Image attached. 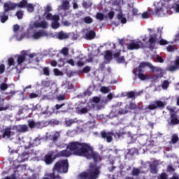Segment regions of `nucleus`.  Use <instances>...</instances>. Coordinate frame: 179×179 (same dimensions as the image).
I'll return each mask as SVG.
<instances>
[{
	"label": "nucleus",
	"mask_w": 179,
	"mask_h": 179,
	"mask_svg": "<svg viewBox=\"0 0 179 179\" xmlns=\"http://www.w3.org/2000/svg\"><path fill=\"white\" fill-rule=\"evenodd\" d=\"M66 149H69L70 152L76 156H82L86 157V159H93L94 162H97L100 159V155L93 152V149L89 144L72 141L66 145Z\"/></svg>",
	"instance_id": "nucleus-1"
},
{
	"label": "nucleus",
	"mask_w": 179,
	"mask_h": 179,
	"mask_svg": "<svg viewBox=\"0 0 179 179\" xmlns=\"http://www.w3.org/2000/svg\"><path fill=\"white\" fill-rule=\"evenodd\" d=\"M26 55H27V50H22L21 52V55H16L13 57H10L8 59V66H15V60H16L17 65L15 66V69H17L18 73H20L24 68H26L27 65L29 64H31L33 62L34 58H35V61L38 62V57L36 53H31L28 55V58H26Z\"/></svg>",
	"instance_id": "nucleus-2"
},
{
	"label": "nucleus",
	"mask_w": 179,
	"mask_h": 179,
	"mask_svg": "<svg viewBox=\"0 0 179 179\" xmlns=\"http://www.w3.org/2000/svg\"><path fill=\"white\" fill-rule=\"evenodd\" d=\"M174 9L176 13H179V1L178 0H160L157 3L156 8V15L157 16H167L171 15L170 9Z\"/></svg>",
	"instance_id": "nucleus-3"
},
{
	"label": "nucleus",
	"mask_w": 179,
	"mask_h": 179,
	"mask_svg": "<svg viewBox=\"0 0 179 179\" xmlns=\"http://www.w3.org/2000/svg\"><path fill=\"white\" fill-rule=\"evenodd\" d=\"M128 110H142L138 105L134 103H130L129 105L122 106V103L118 102L112 106V109L109 113L110 118H115L120 115L127 114Z\"/></svg>",
	"instance_id": "nucleus-4"
},
{
	"label": "nucleus",
	"mask_w": 179,
	"mask_h": 179,
	"mask_svg": "<svg viewBox=\"0 0 179 179\" xmlns=\"http://www.w3.org/2000/svg\"><path fill=\"white\" fill-rule=\"evenodd\" d=\"M100 176V167L90 164L86 171L80 173L77 179H97Z\"/></svg>",
	"instance_id": "nucleus-5"
},
{
	"label": "nucleus",
	"mask_w": 179,
	"mask_h": 179,
	"mask_svg": "<svg viewBox=\"0 0 179 179\" xmlns=\"http://www.w3.org/2000/svg\"><path fill=\"white\" fill-rule=\"evenodd\" d=\"M148 31H150L149 37L144 36L143 41L145 43V47H148L149 48H155L156 40H157V38L156 37V31L152 29H148Z\"/></svg>",
	"instance_id": "nucleus-6"
},
{
	"label": "nucleus",
	"mask_w": 179,
	"mask_h": 179,
	"mask_svg": "<svg viewBox=\"0 0 179 179\" xmlns=\"http://www.w3.org/2000/svg\"><path fill=\"white\" fill-rule=\"evenodd\" d=\"M69 164L68 159L61 160L57 162L53 168V171H57V173H68V169Z\"/></svg>",
	"instance_id": "nucleus-7"
},
{
	"label": "nucleus",
	"mask_w": 179,
	"mask_h": 179,
	"mask_svg": "<svg viewBox=\"0 0 179 179\" xmlns=\"http://www.w3.org/2000/svg\"><path fill=\"white\" fill-rule=\"evenodd\" d=\"M27 3L26 1H22L19 3H15L11 2H6L3 5L4 12H8V10H13L16 9V8H24L26 6Z\"/></svg>",
	"instance_id": "nucleus-8"
},
{
	"label": "nucleus",
	"mask_w": 179,
	"mask_h": 179,
	"mask_svg": "<svg viewBox=\"0 0 179 179\" xmlns=\"http://www.w3.org/2000/svg\"><path fill=\"white\" fill-rule=\"evenodd\" d=\"M44 16L47 19V20H52V23L51 24L52 29H58L59 27V15H52V14L50 13H45Z\"/></svg>",
	"instance_id": "nucleus-9"
},
{
	"label": "nucleus",
	"mask_w": 179,
	"mask_h": 179,
	"mask_svg": "<svg viewBox=\"0 0 179 179\" xmlns=\"http://www.w3.org/2000/svg\"><path fill=\"white\" fill-rule=\"evenodd\" d=\"M101 136L103 138V139H106V142L110 143V142H113V136H115V138H120L121 134L114 133L113 131H102L101 133Z\"/></svg>",
	"instance_id": "nucleus-10"
},
{
	"label": "nucleus",
	"mask_w": 179,
	"mask_h": 179,
	"mask_svg": "<svg viewBox=\"0 0 179 179\" xmlns=\"http://www.w3.org/2000/svg\"><path fill=\"white\" fill-rule=\"evenodd\" d=\"M166 108L168 111H169L171 118V122H169V124L170 125H177V124H179L178 117L177 116V114H176V109L171 107H167Z\"/></svg>",
	"instance_id": "nucleus-11"
},
{
	"label": "nucleus",
	"mask_w": 179,
	"mask_h": 179,
	"mask_svg": "<svg viewBox=\"0 0 179 179\" xmlns=\"http://www.w3.org/2000/svg\"><path fill=\"white\" fill-rule=\"evenodd\" d=\"M143 47H145V44L140 40H134L127 45V50H139V48H143Z\"/></svg>",
	"instance_id": "nucleus-12"
},
{
	"label": "nucleus",
	"mask_w": 179,
	"mask_h": 179,
	"mask_svg": "<svg viewBox=\"0 0 179 179\" xmlns=\"http://www.w3.org/2000/svg\"><path fill=\"white\" fill-rule=\"evenodd\" d=\"M166 102L162 101H155L145 108V110H156V108H163L166 106Z\"/></svg>",
	"instance_id": "nucleus-13"
},
{
	"label": "nucleus",
	"mask_w": 179,
	"mask_h": 179,
	"mask_svg": "<svg viewBox=\"0 0 179 179\" xmlns=\"http://www.w3.org/2000/svg\"><path fill=\"white\" fill-rule=\"evenodd\" d=\"M16 132V128L15 126L7 127L4 129L3 138H12Z\"/></svg>",
	"instance_id": "nucleus-14"
},
{
	"label": "nucleus",
	"mask_w": 179,
	"mask_h": 179,
	"mask_svg": "<svg viewBox=\"0 0 179 179\" xmlns=\"http://www.w3.org/2000/svg\"><path fill=\"white\" fill-rule=\"evenodd\" d=\"M48 27V22L47 21H42L41 22H34L33 24H31L29 26V29H33L34 28L36 29H47Z\"/></svg>",
	"instance_id": "nucleus-15"
},
{
	"label": "nucleus",
	"mask_w": 179,
	"mask_h": 179,
	"mask_svg": "<svg viewBox=\"0 0 179 179\" xmlns=\"http://www.w3.org/2000/svg\"><path fill=\"white\" fill-rule=\"evenodd\" d=\"M48 36V33L45 31H35L31 36L34 40H39V38H41V37H47Z\"/></svg>",
	"instance_id": "nucleus-16"
},
{
	"label": "nucleus",
	"mask_w": 179,
	"mask_h": 179,
	"mask_svg": "<svg viewBox=\"0 0 179 179\" xmlns=\"http://www.w3.org/2000/svg\"><path fill=\"white\" fill-rule=\"evenodd\" d=\"M171 64H173L166 68V71H169V72H174L178 70L179 69V56H177L175 60L171 62Z\"/></svg>",
	"instance_id": "nucleus-17"
},
{
	"label": "nucleus",
	"mask_w": 179,
	"mask_h": 179,
	"mask_svg": "<svg viewBox=\"0 0 179 179\" xmlns=\"http://www.w3.org/2000/svg\"><path fill=\"white\" fill-rule=\"evenodd\" d=\"M69 1L68 0H64L62 2V5L59 6L58 11L59 13H62V10L66 12V10H69Z\"/></svg>",
	"instance_id": "nucleus-18"
},
{
	"label": "nucleus",
	"mask_w": 179,
	"mask_h": 179,
	"mask_svg": "<svg viewBox=\"0 0 179 179\" xmlns=\"http://www.w3.org/2000/svg\"><path fill=\"white\" fill-rule=\"evenodd\" d=\"M41 138L40 137L36 138L33 141L29 143V144L25 145V149H29V148H33L34 146H38L41 142Z\"/></svg>",
	"instance_id": "nucleus-19"
},
{
	"label": "nucleus",
	"mask_w": 179,
	"mask_h": 179,
	"mask_svg": "<svg viewBox=\"0 0 179 179\" xmlns=\"http://www.w3.org/2000/svg\"><path fill=\"white\" fill-rule=\"evenodd\" d=\"M15 127L16 131L21 132L22 134H24V132H27L29 129V127L26 124H20Z\"/></svg>",
	"instance_id": "nucleus-20"
},
{
	"label": "nucleus",
	"mask_w": 179,
	"mask_h": 179,
	"mask_svg": "<svg viewBox=\"0 0 179 179\" xmlns=\"http://www.w3.org/2000/svg\"><path fill=\"white\" fill-rule=\"evenodd\" d=\"M72 152L68 150H64L57 154V157H69Z\"/></svg>",
	"instance_id": "nucleus-21"
},
{
	"label": "nucleus",
	"mask_w": 179,
	"mask_h": 179,
	"mask_svg": "<svg viewBox=\"0 0 179 179\" xmlns=\"http://www.w3.org/2000/svg\"><path fill=\"white\" fill-rule=\"evenodd\" d=\"M27 159H29V154L27 152H23L18 156L17 162H18V163H23L24 162H26Z\"/></svg>",
	"instance_id": "nucleus-22"
},
{
	"label": "nucleus",
	"mask_w": 179,
	"mask_h": 179,
	"mask_svg": "<svg viewBox=\"0 0 179 179\" xmlns=\"http://www.w3.org/2000/svg\"><path fill=\"white\" fill-rule=\"evenodd\" d=\"M44 161L46 164H52V162H54V160H52V152H50V153L47 154L45 156Z\"/></svg>",
	"instance_id": "nucleus-23"
},
{
	"label": "nucleus",
	"mask_w": 179,
	"mask_h": 179,
	"mask_svg": "<svg viewBox=\"0 0 179 179\" xmlns=\"http://www.w3.org/2000/svg\"><path fill=\"white\" fill-rule=\"evenodd\" d=\"M94 37H96V32H94V31L93 30L89 31L85 33V38L87 40H93Z\"/></svg>",
	"instance_id": "nucleus-24"
},
{
	"label": "nucleus",
	"mask_w": 179,
	"mask_h": 179,
	"mask_svg": "<svg viewBox=\"0 0 179 179\" xmlns=\"http://www.w3.org/2000/svg\"><path fill=\"white\" fill-rule=\"evenodd\" d=\"M57 38H59V40H64L65 38H68V37H69V34L65 33L62 31H61L60 32H59L57 34Z\"/></svg>",
	"instance_id": "nucleus-25"
},
{
	"label": "nucleus",
	"mask_w": 179,
	"mask_h": 179,
	"mask_svg": "<svg viewBox=\"0 0 179 179\" xmlns=\"http://www.w3.org/2000/svg\"><path fill=\"white\" fill-rule=\"evenodd\" d=\"M150 69H151V72H157L159 73L163 72V69H162V67L155 66L152 64L150 65Z\"/></svg>",
	"instance_id": "nucleus-26"
},
{
	"label": "nucleus",
	"mask_w": 179,
	"mask_h": 179,
	"mask_svg": "<svg viewBox=\"0 0 179 179\" xmlns=\"http://www.w3.org/2000/svg\"><path fill=\"white\" fill-rule=\"evenodd\" d=\"M148 164H149V166H150L151 173H152V174H156V173H157V168L156 167L157 162H154L152 163V164H150L149 163H148Z\"/></svg>",
	"instance_id": "nucleus-27"
},
{
	"label": "nucleus",
	"mask_w": 179,
	"mask_h": 179,
	"mask_svg": "<svg viewBox=\"0 0 179 179\" xmlns=\"http://www.w3.org/2000/svg\"><path fill=\"white\" fill-rule=\"evenodd\" d=\"M29 126L30 128H41V123L40 122H35L34 121H29Z\"/></svg>",
	"instance_id": "nucleus-28"
},
{
	"label": "nucleus",
	"mask_w": 179,
	"mask_h": 179,
	"mask_svg": "<svg viewBox=\"0 0 179 179\" xmlns=\"http://www.w3.org/2000/svg\"><path fill=\"white\" fill-rule=\"evenodd\" d=\"M117 17L118 20H120L121 23L125 24L127 23V18L124 17V14H122V11H120L119 13L117 15Z\"/></svg>",
	"instance_id": "nucleus-29"
},
{
	"label": "nucleus",
	"mask_w": 179,
	"mask_h": 179,
	"mask_svg": "<svg viewBox=\"0 0 179 179\" xmlns=\"http://www.w3.org/2000/svg\"><path fill=\"white\" fill-rule=\"evenodd\" d=\"M150 64H151L149 62H141L138 66V72H142V69H144V68H146V66L150 68Z\"/></svg>",
	"instance_id": "nucleus-30"
},
{
	"label": "nucleus",
	"mask_w": 179,
	"mask_h": 179,
	"mask_svg": "<svg viewBox=\"0 0 179 179\" xmlns=\"http://www.w3.org/2000/svg\"><path fill=\"white\" fill-rule=\"evenodd\" d=\"M91 110V108L90 106H85L84 108L78 110V113L79 114H86L87 113H89V111H90Z\"/></svg>",
	"instance_id": "nucleus-31"
},
{
	"label": "nucleus",
	"mask_w": 179,
	"mask_h": 179,
	"mask_svg": "<svg viewBox=\"0 0 179 179\" xmlns=\"http://www.w3.org/2000/svg\"><path fill=\"white\" fill-rule=\"evenodd\" d=\"M143 173H145V171H141V169L138 168H133L131 171L132 176H139V174H142Z\"/></svg>",
	"instance_id": "nucleus-32"
},
{
	"label": "nucleus",
	"mask_w": 179,
	"mask_h": 179,
	"mask_svg": "<svg viewBox=\"0 0 179 179\" xmlns=\"http://www.w3.org/2000/svg\"><path fill=\"white\" fill-rule=\"evenodd\" d=\"M76 59H79L77 62L78 66H83V65H85V62L82 61L83 59V55H80L78 57L76 58Z\"/></svg>",
	"instance_id": "nucleus-33"
},
{
	"label": "nucleus",
	"mask_w": 179,
	"mask_h": 179,
	"mask_svg": "<svg viewBox=\"0 0 179 179\" xmlns=\"http://www.w3.org/2000/svg\"><path fill=\"white\" fill-rule=\"evenodd\" d=\"M0 19L1 23H5V22L8 19V15H6L5 12L0 13Z\"/></svg>",
	"instance_id": "nucleus-34"
},
{
	"label": "nucleus",
	"mask_w": 179,
	"mask_h": 179,
	"mask_svg": "<svg viewBox=\"0 0 179 179\" xmlns=\"http://www.w3.org/2000/svg\"><path fill=\"white\" fill-rule=\"evenodd\" d=\"M111 3L113 6H120L124 5V0H113Z\"/></svg>",
	"instance_id": "nucleus-35"
},
{
	"label": "nucleus",
	"mask_w": 179,
	"mask_h": 179,
	"mask_svg": "<svg viewBox=\"0 0 179 179\" xmlns=\"http://www.w3.org/2000/svg\"><path fill=\"white\" fill-rule=\"evenodd\" d=\"M111 58H113V52H111L110 50H106L105 52V59H106V61H110Z\"/></svg>",
	"instance_id": "nucleus-36"
},
{
	"label": "nucleus",
	"mask_w": 179,
	"mask_h": 179,
	"mask_svg": "<svg viewBox=\"0 0 179 179\" xmlns=\"http://www.w3.org/2000/svg\"><path fill=\"white\" fill-rule=\"evenodd\" d=\"M138 77L141 80H146L148 79V76L142 73V71H138Z\"/></svg>",
	"instance_id": "nucleus-37"
},
{
	"label": "nucleus",
	"mask_w": 179,
	"mask_h": 179,
	"mask_svg": "<svg viewBox=\"0 0 179 179\" xmlns=\"http://www.w3.org/2000/svg\"><path fill=\"white\" fill-rule=\"evenodd\" d=\"M96 17L98 20H100L101 22L104 20V19L107 18V16L104 15V14L101 13H98L96 15Z\"/></svg>",
	"instance_id": "nucleus-38"
},
{
	"label": "nucleus",
	"mask_w": 179,
	"mask_h": 179,
	"mask_svg": "<svg viewBox=\"0 0 179 179\" xmlns=\"http://www.w3.org/2000/svg\"><path fill=\"white\" fill-rule=\"evenodd\" d=\"M41 74L45 75V76H50V68L43 67Z\"/></svg>",
	"instance_id": "nucleus-39"
},
{
	"label": "nucleus",
	"mask_w": 179,
	"mask_h": 179,
	"mask_svg": "<svg viewBox=\"0 0 179 179\" xmlns=\"http://www.w3.org/2000/svg\"><path fill=\"white\" fill-rule=\"evenodd\" d=\"M169 85H170V83L169 82V80H166L162 82V88L164 90H167V89H168Z\"/></svg>",
	"instance_id": "nucleus-40"
},
{
	"label": "nucleus",
	"mask_w": 179,
	"mask_h": 179,
	"mask_svg": "<svg viewBox=\"0 0 179 179\" xmlns=\"http://www.w3.org/2000/svg\"><path fill=\"white\" fill-rule=\"evenodd\" d=\"M59 135H60V133L59 131H55L52 134V139L53 141H57V139H58L59 138Z\"/></svg>",
	"instance_id": "nucleus-41"
},
{
	"label": "nucleus",
	"mask_w": 179,
	"mask_h": 179,
	"mask_svg": "<svg viewBox=\"0 0 179 179\" xmlns=\"http://www.w3.org/2000/svg\"><path fill=\"white\" fill-rule=\"evenodd\" d=\"M65 124H66V127H71V125H72V124H75V120L73 119H66L65 120Z\"/></svg>",
	"instance_id": "nucleus-42"
},
{
	"label": "nucleus",
	"mask_w": 179,
	"mask_h": 179,
	"mask_svg": "<svg viewBox=\"0 0 179 179\" xmlns=\"http://www.w3.org/2000/svg\"><path fill=\"white\" fill-rule=\"evenodd\" d=\"M24 6H27L28 12H33L34 10V6L31 3L27 4H27Z\"/></svg>",
	"instance_id": "nucleus-43"
},
{
	"label": "nucleus",
	"mask_w": 179,
	"mask_h": 179,
	"mask_svg": "<svg viewBox=\"0 0 179 179\" xmlns=\"http://www.w3.org/2000/svg\"><path fill=\"white\" fill-rule=\"evenodd\" d=\"M92 1L87 2V1H83V6L85 9H87V8H90V6H92Z\"/></svg>",
	"instance_id": "nucleus-44"
},
{
	"label": "nucleus",
	"mask_w": 179,
	"mask_h": 179,
	"mask_svg": "<svg viewBox=\"0 0 179 179\" xmlns=\"http://www.w3.org/2000/svg\"><path fill=\"white\" fill-rule=\"evenodd\" d=\"M83 20L87 24H90V23H93V19L90 17H85L83 18Z\"/></svg>",
	"instance_id": "nucleus-45"
},
{
	"label": "nucleus",
	"mask_w": 179,
	"mask_h": 179,
	"mask_svg": "<svg viewBox=\"0 0 179 179\" xmlns=\"http://www.w3.org/2000/svg\"><path fill=\"white\" fill-rule=\"evenodd\" d=\"M61 53L63 54L65 57L69 54V48H63L61 50Z\"/></svg>",
	"instance_id": "nucleus-46"
},
{
	"label": "nucleus",
	"mask_w": 179,
	"mask_h": 179,
	"mask_svg": "<svg viewBox=\"0 0 179 179\" xmlns=\"http://www.w3.org/2000/svg\"><path fill=\"white\" fill-rule=\"evenodd\" d=\"M166 50L168 52H173V51H176V46L174 45H169L166 48Z\"/></svg>",
	"instance_id": "nucleus-47"
},
{
	"label": "nucleus",
	"mask_w": 179,
	"mask_h": 179,
	"mask_svg": "<svg viewBox=\"0 0 179 179\" xmlns=\"http://www.w3.org/2000/svg\"><path fill=\"white\" fill-rule=\"evenodd\" d=\"M46 176L48 178H44L43 179H55L58 178V176H55V174L54 173H48Z\"/></svg>",
	"instance_id": "nucleus-48"
},
{
	"label": "nucleus",
	"mask_w": 179,
	"mask_h": 179,
	"mask_svg": "<svg viewBox=\"0 0 179 179\" xmlns=\"http://www.w3.org/2000/svg\"><path fill=\"white\" fill-rule=\"evenodd\" d=\"M178 141V136L173 134L171 138V143H177Z\"/></svg>",
	"instance_id": "nucleus-49"
},
{
	"label": "nucleus",
	"mask_w": 179,
	"mask_h": 179,
	"mask_svg": "<svg viewBox=\"0 0 179 179\" xmlns=\"http://www.w3.org/2000/svg\"><path fill=\"white\" fill-rule=\"evenodd\" d=\"M15 16H17V19L20 20L23 17V11L19 10L16 13Z\"/></svg>",
	"instance_id": "nucleus-50"
},
{
	"label": "nucleus",
	"mask_w": 179,
	"mask_h": 179,
	"mask_svg": "<svg viewBox=\"0 0 179 179\" xmlns=\"http://www.w3.org/2000/svg\"><path fill=\"white\" fill-rule=\"evenodd\" d=\"M100 92H101V93H108V92H110V88L107 87H102L100 89Z\"/></svg>",
	"instance_id": "nucleus-51"
},
{
	"label": "nucleus",
	"mask_w": 179,
	"mask_h": 179,
	"mask_svg": "<svg viewBox=\"0 0 179 179\" xmlns=\"http://www.w3.org/2000/svg\"><path fill=\"white\" fill-rule=\"evenodd\" d=\"M118 64H124L125 62V57L124 56L120 57L117 59Z\"/></svg>",
	"instance_id": "nucleus-52"
},
{
	"label": "nucleus",
	"mask_w": 179,
	"mask_h": 179,
	"mask_svg": "<svg viewBox=\"0 0 179 179\" xmlns=\"http://www.w3.org/2000/svg\"><path fill=\"white\" fill-rule=\"evenodd\" d=\"M53 72L56 76H62V72H61L58 69H55Z\"/></svg>",
	"instance_id": "nucleus-53"
},
{
	"label": "nucleus",
	"mask_w": 179,
	"mask_h": 179,
	"mask_svg": "<svg viewBox=\"0 0 179 179\" xmlns=\"http://www.w3.org/2000/svg\"><path fill=\"white\" fill-rule=\"evenodd\" d=\"M159 43L160 44V45H167V44H169V41L164 39H161L159 40Z\"/></svg>",
	"instance_id": "nucleus-54"
},
{
	"label": "nucleus",
	"mask_w": 179,
	"mask_h": 179,
	"mask_svg": "<svg viewBox=\"0 0 179 179\" xmlns=\"http://www.w3.org/2000/svg\"><path fill=\"white\" fill-rule=\"evenodd\" d=\"M0 89H1V90H6V89H8V84L1 83L0 85Z\"/></svg>",
	"instance_id": "nucleus-55"
},
{
	"label": "nucleus",
	"mask_w": 179,
	"mask_h": 179,
	"mask_svg": "<svg viewBox=\"0 0 179 179\" xmlns=\"http://www.w3.org/2000/svg\"><path fill=\"white\" fill-rule=\"evenodd\" d=\"M142 19H149V13L144 12L141 15Z\"/></svg>",
	"instance_id": "nucleus-56"
},
{
	"label": "nucleus",
	"mask_w": 179,
	"mask_h": 179,
	"mask_svg": "<svg viewBox=\"0 0 179 179\" xmlns=\"http://www.w3.org/2000/svg\"><path fill=\"white\" fill-rule=\"evenodd\" d=\"M156 59L157 61H158V62H160V64H163V62H164V59H163V57H162V56L157 55Z\"/></svg>",
	"instance_id": "nucleus-57"
},
{
	"label": "nucleus",
	"mask_w": 179,
	"mask_h": 179,
	"mask_svg": "<svg viewBox=\"0 0 179 179\" xmlns=\"http://www.w3.org/2000/svg\"><path fill=\"white\" fill-rule=\"evenodd\" d=\"M127 97H128V99H134V97H135V92H128Z\"/></svg>",
	"instance_id": "nucleus-58"
},
{
	"label": "nucleus",
	"mask_w": 179,
	"mask_h": 179,
	"mask_svg": "<svg viewBox=\"0 0 179 179\" xmlns=\"http://www.w3.org/2000/svg\"><path fill=\"white\" fill-rule=\"evenodd\" d=\"M167 171H169V173H174V171H176V169H174L172 166H168Z\"/></svg>",
	"instance_id": "nucleus-59"
},
{
	"label": "nucleus",
	"mask_w": 179,
	"mask_h": 179,
	"mask_svg": "<svg viewBox=\"0 0 179 179\" xmlns=\"http://www.w3.org/2000/svg\"><path fill=\"white\" fill-rule=\"evenodd\" d=\"M115 15V13L114 11H110L108 13V16L109 19H113Z\"/></svg>",
	"instance_id": "nucleus-60"
},
{
	"label": "nucleus",
	"mask_w": 179,
	"mask_h": 179,
	"mask_svg": "<svg viewBox=\"0 0 179 179\" xmlns=\"http://www.w3.org/2000/svg\"><path fill=\"white\" fill-rule=\"evenodd\" d=\"M65 65V62L62 59H60L58 62V66L61 68L62 66H64Z\"/></svg>",
	"instance_id": "nucleus-61"
},
{
	"label": "nucleus",
	"mask_w": 179,
	"mask_h": 179,
	"mask_svg": "<svg viewBox=\"0 0 179 179\" xmlns=\"http://www.w3.org/2000/svg\"><path fill=\"white\" fill-rule=\"evenodd\" d=\"M93 103H96V104L100 102V98L95 96L92 99Z\"/></svg>",
	"instance_id": "nucleus-62"
},
{
	"label": "nucleus",
	"mask_w": 179,
	"mask_h": 179,
	"mask_svg": "<svg viewBox=\"0 0 179 179\" xmlns=\"http://www.w3.org/2000/svg\"><path fill=\"white\" fill-rule=\"evenodd\" d=\"M5 72V65L1 64L0 65V74L3 73Z\"/></svg>",
	"instance_id": "nucleus-63"
},
{
	"label": "nucleus",
	"mask_w": 179,
	"mask_h": 179,
	"mask_svg": "<svg viewBox=\"0 0 179 179\" xmlns=\"http://www.w3.org/2000/svg\"><path fill=\"white\" fill-rule=\"evenodd\" d=\"M171 179H179V174L174 173Z\"/></svg>",
	"instance_id": "nucleus-64"
}]
</instances>
